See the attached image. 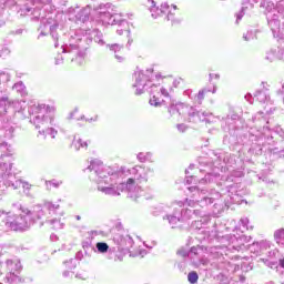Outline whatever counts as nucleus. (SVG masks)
<instances>
[{
    "label": "nucleus",
    "mask_w": 284,
    "mask_h": 284,
    "mask_svg": "<svg viewBox=\"0 0 284 284\" xmlns=\"http://www.w3.org/2000/svg\"><path fill=\"white\" fill-rule=\"evenodd\" d=\"M49 203H51L52 205H58V207L54 211L45 210L44 216L40 220H37V222L45 221V223H49L53 230H63L65 223L63 221H61V219H51L50 220V216H52V214H57V211L61 207V205H59L58 203H52V202H49Z\"/></svg>",
    "instance_id": "19"
},
{
    "label": "nucleus",
    "mask_w": 284,
    "mask_h": 284,
    "mask_svg": "<svg viewBox=\"0 0 284 284\" xmlns=\"http://www.w3.org/2000/svg\"><path fill=\"white\" fill-rule=\"evenodd\" d=\"M32 7H26L27 14H33L34 19H40L39 37H47L50 33L54 42V48H59V34L63 32V13H52L57 8L52 6V0H27Z\"/></svg>",
    "instance_id": "4"
},
{
    "label": "nucleus",
    "mask_w": 284,
    "mask_h": 284,
    "mask_svg": "<svg viewBox=\"0 0 284 284\" xmlns=\"http://www.w3.org/2000/svg\"><path fill=\"white\" fill-rule=\"evenodd\" d=\"M225 176H221L219 173H207L203 179L199 180L200 185H207L209 183H216V185H223L219 181H223Z\"/></svg>",
    "instance_id": "25"
},
{
    "label": "nucleus",
    "mask_w": 284,
    "mask_h": 284,
    "mask_svg": "<svg viewBox=\"0 0 284 284\" xmlns=\"http://www.w3.org/2000/svg\"><path fill=\"white\" fill-rule=\"evenodd\" d=\"M183 97H187V99H191V101H194L196 99V95L192 94V90L187 89L183 92Z\"/></svg>",
    "instance_id": "45"
},
{
    "label": "nucleus",
    "mask_w": 284,
    "mask_h": 284,
    "mask_svg": "<svg viewBox=\"0 0 284 284\" xmlns=\"http://www.w3.org/2000/svg\"><path fill=\"white\" fill-rule=\"evenodd\" d=\"M75 220H77V221H81V216H80V215H77V216H75Z\"/></svg>",
    "instance_id": "64"
},
{
    "label": "nucleus",
    "mask_w": 284,
    "mask_h": 284,
    "mask_svg": "<svg viewBox=\"0 0 284 284\" xmlns=\"http://www.w3.org/2000/svg\"><path fill=\"white\" fill-rule=\"evenodd\" d=\"M265 60L270 63L273 61H284V48L274 47L266 52Z\"/></svg>",
    "instance_id": "23"
},
{
    "label": "nucleus",
    "mask_w": 284,
    "mask_h": 284,
    "mask_svg": "<svg viewBox=\"0 0 284 284\" xmlns=\"http://www.w3.org/2000/svg\"><path fill=\"white\" fill-rule=\"evenodd\" d=\"M176 128L179 132H185L187 130V125L185 124H178Z\"/></svg>",
    "instance_id": "50"
},
{
    "label": "nucleus",
    "mask_w": 284,
    "mask_h": 284,
    "mask_svg": "<svg viewBox=\"0 0 284 284\" xmlns=\"http://www.w3.org/2000/svg\"><path fill=\"white\" fill-rule=\"evenodd\" d=\"M130 45H132V39L128 40L126 48H130Z\"/></svg>",
    "instance_id": "60"
},
{
    "label": "nucleus",
    "mask_w": 284,
    "mask_h": 284,
    "mask_svg": "<svg viewBox=\"0 0 284 284\" xmlns=\"http://www.w3.org/2000/svg\"><path fill=\"white\" fill-rule=\"evenodd\" d=\"M68 121H84L85 120V115L84 114H80L79 115V108H74V110H72L69 115L67 116Z\"/></svg>",
    "instance_id": "31"
},
{
    "label": "nucleus",
    "mask_w": 284,
    "mask_h": 284,
    "mask_svg": "<svg viewBox=\"0 0 284 284\" xmlns=\"http://www.w3.org/2000/svg\"><path fill=\"white\" fill-rule=\"evenodd\" d=\"M174 205L179 210L182 223L185 221H190V219H193L194 216H200L201 220L195 221L192 225L193 227H195V230H200L201 234H207V231L203 230V223H207V221H210V216H205V214H203V211L181 209L183 207V205H185V202L183 201H175L172 203V207H174Z\"/></svg>",
    "instance_id": "13"
},
{
    "label": "nucleus",
    "mask_w": 284,
    "mask_h": 284,
    "mask_svg": "<svg viewBox=\"0 0 284 284\" xmlns=\"http://www.w3.org/2000/svg\"><path fill=\"white\" fill-rule=\"evenodd\" d=\"M10 108H14L16 112H19V108H21V102L11 101L8 92L0 89V114H8V110H10Z\"/></svg>",
    "instance_id": "18"
},
{
    "label": "nucleus",
    "mask_w": 284,
    "mask_h": 284,
    "mask_svg": "<svg viewBox=\"0 0 284 284\" xmlns=\"http://www.w3.org/2000/svg\"><path fill=\"white\" fill-rule=\"evenodd\" d=\"M118 29H116V34H119L121 37V34H123L124 32H126L128 34H130V26L126 22V28L125 26H121V23H116Z\"/></svg>",
    "instance_id": "36"
},
{
    "label": "nucleus",
    "mask_w": 284,
    "mask_h": 284,
    "mask_svg": "<svg viewBox=\"0 0 284 284\" xmlns=\"http://www.w3.org/2000/svg\"><path fill=\"white\" fill-rule=\"evenodd\" d=\"M51 240H52V241H58L59 237H58L57 235H51Z\"/></svg>",
    "instance_id": "61"
},
{
    "label": "nucleus",
    "mask_w": 284,
    "mask_h": 284,
    "mask_svg": "<svg viewBox=\"0 0 284 284\" xmlns=\"http://www.w3.org/2000/svg\"><path fill=\"white\" fill-rule=\"evenodd\" d=\"M193 181H196V176H186V184L191 185Z\"/></svg>",
    "instance_id": "51"
},
{
    "label": "nucleus",
    "mask_w": 284,
    "mask_h": 284,
    "mask_svg": "<svg viewBox=\"0 0 284 284\" xmlns=\"http://www.w3.org/2000/svg\"><path fill=\"white\" fill-rule=\"evenodd\" d=\"M264 152H272L278 154V156H284V130L281 126H276L272 135L264 138L262 148Z\"/></svg>",
    "instance_id": "14"
},
{
    "label": "nucleus",
    "mask_w": 284,
    "mask_h": 284,
    "mask_svg": "<svg viewBox=\"0 0 284 284\" xmlns=\"http://www.w3.org/2000/svg\"><path fill=\"white\" fill-rule=\"evenodd\" d=\"M12 90L18 92L21 97H26L28 94V91L26 89V84L23 82H17L13 84Z\"/></svg>",
    "instance_id": "33"
},
{
    "label": "nucleus",
    "mask_w": 284,
    "mask_h": 284,
    "mask_svg": "<svg viewBox=\"0 0 284 284\" xmlns=\"http://www.w3.org/2000/svg\"><path fill=\"white\" fill-rule=\"evenodd\" d=\"M95 41L98 45H105L103 33L98 29H78L70 33L69 42L62 44V54L55 57V65H61L63 60L71 61L75 65H83L85 61V50L88 47L84 43Z\"/></svg>",
    "instance_id": "3"
},
{
    "label": "nucleus",
    "mask_w": 284,
    "mask_h": 284,
    "mask_svg": "<svg viewBox=\"0 0 284 284\" xmlns=\"http://www.w3.org/2000/svg\"><path fill=\"white\" fill-rule=\"evenodd\" d=\"M84 121H85L87 123H97V121H99V115H94V116H92V118H85V116H84Z\"/></svg>",
    "instance_id": "48"
},
{
    "label": "nucleus",
    "mask_w": 284,
    "mask_h": 284,
    "mask_svg": "<svg viewBox=\"0 0 284 284\" xmlns=\"http://www.w3.org/2000/svg\"><path fill=\"white\" fill-rule=\"evenodd\" d=\"M89 234L94 239V236H99V234H101V231H90Z\"/></svg>",
    "instance_id": "52"
},
{
    "label": "nucleus",
    "mask_w": 284,
    "mask_h": 284,
    "mask_svg": "<svg viewBox=\"0 0 284 284\" xmlns=\"http://www.w3.org/2000/svg\"><path fill=\"white\" fill-rule=\"evenodd\" d=\"M253 1H254V3H258V1H261V0H253ZM248 8H254V6L252 3H250V0H243L242 9L239 13H236L235 23H239V21H241V19H243V17H245V12L247 11Z\"/></svg>",
    "instance_id": "26"
},
{
    "label": "nucleus",
    "mask_w": 284,
    "mask_h": 284,
    "mask_svg": "<svg viewBox=\"0 0 284 284\" xmlns=\"http://www.w3.org/2000/svg\"><path fill=\"white\" fill-rule=\"evenodd\" d=\"M169 221V225L171 227H176L179 223H183V220H181V214L179 213V207L176 205L173 206V213L172 214H165L163 215V221Z\"/></svg>",
    "instance_id": "24"
},
{
    "label": "nucleus",
    "mask_w": 284,
    "mask_h": 284,
    "mask_svg": "<svg viewBox=\"0 0 284 284\" xmlns=\"http://www.w3.org/2000/svg\"><path fill=\"white\" fill-rule=\"evenodd\" d=\"M30 123L41 136L57 139L59 122L57 121V106L45 103H34L28 106Z\"/></svg>",
    "instance_id": "6"
},
{
    "label": "nucleus",
    "mask_w": 284,
    "mask_h": 284,
    "mask_svg": "<svg viewBox=\"0 0 284 284\" xmlns=\"http://www.w3.org/2000/svg\"><path fill=\"white\" fill-rule=\"evenodd\" d=\"M115 248V261H123V257L125 254H130V256H145L148 254V251L143 248L134 250V240L128 232L119 231L113 235L112 239ZM133 248V250H132Z\"/></svg>",
    "instance_id": "8"
},
{
    "label": "nucleus",
    "mask_w": 284,
    "mask_h": 284,
    "mask_svg": "<svg viewBox=\"0 0 284 284\" xmlns=\"http://www.w3.org/2000/svg\"><path fill=\"white\" fill-rule=\"evenodd\" d=\"M6 267L9 272L6 275L7 283H10V284L23 283L19 274H17L19 273L20 270H22L21 260H19V257L14 256V257L8 258L6 261Z\"/></svg>",
    "instance_id": "17"
},
{
    "label": "nucleus",
    "mask_w": 284,
    "mask_h": 284,
    "mask_svg": "<svg viewBox=\"0 0 284 284\" xmlns=\"http://www.w3.org/2000/svg\"><path fill=\"white\" fill-rule=\"evenodd\" d=\"M61 185H63V181L61 180H49V181H45V187L47 190H52V187H61Z\"/></svg>",
    "instance_id": "34"
},
{
    "label": "nucleus",
    "mask_w": 284,
    "mask_h": 284,
    "mask_svg": "<svg viewBox=\"0 0 284 284\" xmlns=\"http://www.w3.org/2000/svg\"><path fill=\"white\" fill-rule=\"evenodd\" d=\"M82 247L84 250L85 255H88V252H90V250L94 252V246L92 245V242H83Z\"/></svg>",
    "instance_id": "43"
},
{
    "label": "nucleus",
    "mask_w": 284,
    "mask_h": 284,
    "mask_svg": "<svg viewBox=\"0 0 284 284\" xmlns=\"http://www.w3.org/2000/svg\"><path fill=\"white\" fill-rule=\"evenodd\" d=\"M250 241H252V237L246 236L243 232L224 235L220 239L222 246H215V253L221 254V256H223V254L227 256L230 252L233 254L234 252H245V250H247L246 243H250Z\"/></svg>",
    "instance_id": "9"
},
{
    "label": "nucleus",
    "mask_w": 284,
    "mask_h": 284,
    "mask_svg": "<svg viewBox=\"0 0 284 284\" xmlns=\"http://www.w3.org/2000/svg\"><path fill=\"white\" fill-rule=\"evenodd\" d=\"M90 172L89 179L97 184L98 192L105 196H121V192H128L130 199H152L154 191L141 187L150 181V176H154V169L143 164L128 169L122 166L120 170L103 164L100 159H91L90 164L85 169Z\"/></svg>",
    "instance_id": "1"
},
{
    "label": "nucleus",
    "mask_w": 284,
    "mask_h": 284,
    "mask_svg": "<svg viewBox=\"0 0 284 284\" xmlns=\"http://www.w3.org/2000/svg\"><path fill=\"white\" fill-rule=\"evenodd\" d=\"M179 83H181V79L180 80H174V82H173L175 88L179 85Z\"/></svg>",
    "instance_id": "59"
},
{
    "label": "nucleus",
    "mask_w": 284,
    "mask_h": 284,
    "mask_svg": "<svg viewBox=\"0 0 284 284\" xmlns=\"http://www.w3.org/2000/svg\"><path fill=\"white\" fill-rule=\"evenodd\" d=\"M158 210L160 212H163L164 214H168L170 212V206L168 205H162V206H159Z\"/></svg>",
    "instance_id": "49"
},
{
    "label": "nucleus",
    "mask_w": 284,
    "mask_h": 284,
    "mask_svg": "<svg viewBox=\"0 0 284 284\" xmlns=\"http://www.w3.org/2000/svg\"><path fill=\"white\" fill-rule=\"evenodd\" d=\"M14 136V128L9 126L4 131V139H12Z\"/></svg>",
    "instance_id": "44"
},
{
    "label": "nucleus",
    "mask_w": 284,
    "mask_h": 284,
    "mask_svg": "<svg viewBox=\"0 0 284 284\" xmlns=\"http://www.w3.org/2000/svg\"><path fill=\"white\" fill-rule=\"evenodd\" d=\"M240 223H241L242 227H244V230H254V226L250 225V219H247V217H242L240 220Z\"/></svg>",
    "instance_id": "41"
},
{
    "label": "nucleus",
    "mask_w": 284,
    "mask_h": 284,
    "mask_svg": "<svg viewBox=\"0 0 284 284\" xmlns=\"http://www.w3.org/2000/svg\"><path fill=\"white\" fill-rule=\"evenodd\" d=\"M268 26L274 34L276 30H278V28L281 27V22L276 19L268 20Z\"/></svg>",
    "instance_id": "37"
},
{
    "label": "nucleus",
    "mask_w": 284,
    "mask_h": 284,
    "mask_svg": "<svg viewBox=\"0 0 284 284\" xmlns=\"http://www.w3.org/2000/svg\"><path fill=\"white\" fill-rule=\"evenodd\" d=\"M12 207L17 211L16 213L6 212L0 210V216L6 214V227L12 232H28L37 221L45 216V210L49 212H54L59 205H54L50 202H44L43 204H37L29 209L21 203H13Z\"/></svg>",
    "instance_id": "5"
},
{
    "label": "nucleus",
    "mask_w": 284,
    "mask_h": 284,
    "mask_svg": "<svg viewBox=\"0 0 284 284\" xmlns=\"http://www.w3.org/2000/svg\"><path fill=\"white\" fill-rule=\"evenodd\" d=\"M150 105H153V108H160L161 105V100L156 98V94L153 93V97L149 101Z\"/></svg>",
    "instance_id": "42"
},
{
    "label": "nucleus",
    "mask_w": 284,
    "mask_h": 284,
    "mask_svg": "<svg viewBox=\"0 0 284 284\" xmlns=\"http://www.w3.org/2000/svg\"><path fill=\"white\" fill-rule=\"evenodd\" d=\"M189 192L191 196L185 199L189 207H210V205H213L212 216H219L232 203L236 205L243 203L239 184L226 185V193H221L216 190L207 191L199 186L189 187Z\"/></svg>",
    "instance_id": "2"
},
{
    "label": "nucleus",
    "mask_w": 284,
    "mask_h": 284,
    "mask_svg": "<svg viewBox=\"0 0 284 284\" xmlns=\"http://www.w3.org/2000/svg\"><path fill=\"white\" fill-rule=\"evenodd\" d=\"M244 41H250L252 39V33H247L243 36Z\"/></svg>",
    "instance_id": "55"
},
{
    "label": "nucleus",
    "mask_w": 284,
    "mask_h": 284,
    "mask_svg": "<svg viewBox=\"0 0 284 284\" xmlns=\"http://www.w3.org/2000/svg\"><path fill=\"white\" fill-rule=\"evenodd\" d=\"M70 274H72V272H70V271H64V272L62 273V276H64V278H68V276H70Z\"/></svg>",
    "instance_id": "56"
},
{
    "label": "nucleus",
    "mask_w": 284,
    "mask_h": 284,
    "mask_svg": "<svg viewBox=\"0 0 284 284\" xmlns=\"http://www.w3.org/2000/svg\"><path fill=\"white\" fill-rule=\"evenodd\" d=\"M252 99H255L260 103H267L268 105H272V100H270V90L267 89L255 91L253 98L251 93L245 95V100L248 101V103H252Z\"/></svg>",
    "instance_id": "22"
},
{
    "label": "nucleus",
    "mask_w": 284,
    "mask_h": 284,
    "mask_svg": "<svg viewBox=\"0 0 284 284\" xmlns=\"http://www.w3.org/2000/svg\"><path fill=\"white\" fill-rule=\"evenodd\" d=\"M95 254H108L109 261H115L116 247H110L105 242H98L93 248Z\"/></svg>",
    "instance_id": "21"
},
{
    "label": "nucleus",
    "mask_w": 284,
    "mask_h": 284,
    "mask_svg": "<svg viewBox=\"0 0 284 284\" xmlns=\"http://www.w3.org/2000/svg\"><path fill=\"white\" fill-rule=\"evenodd\" d=\"M277 94L284 99V84H282L281 89L277 90Z\"/></svg>",
    "instance_id": "54"
},
{
    "label": "nucleus",
    "mask_w": 284,
    "mask_h": 284,
    "mask_svg": "<svg viewBox=\"0 0 284 284\" xmlns=\"http://www.w3.org/2000/svg\"><path fill=\"white\" fill-rule=\"evenodd\" d=\"M12 168L7 163L0 164V190L3 191L0 201H3V196H6V187H12V190H19V187H22L23 193L27 196H30L32 184H30V182L17 180V176L10 172Z\"/></svg>",
    "instance_id": "11"
},
{
    "label": "nucleus",
    "mask_w": 284,
    "mask_h": 284,
    "mask_svg": "<svg viewBox=\"0 0 284 284\" xmlns=\"http://www.w3.org/2000/svg\"><path fill=\"white\" fill-rule=\"evenodd\" d=\"M148 8L151 12V17L153 19H159V17H163L165 21H173L174 16L176 14V6L173 4L170 7L166 2L162 3L160 7H156V1L148 0Z\"/></svg>",
    "instance_id": "15"
},
{
    "label": "nucleus",
    "mask_w": 284,
    "mask_h": 284,
    "mask_svg": "<svg viewBox=\"0 0 284 284\" xmlns=\"http://www.w3.org/2000/svg\"><path fill=\"white\" fill-rule=\"evenodd\" d=\"M65 267H68L69 270H74V267H77V265L74 264V260L70 258L69 261L64 262Z\"/></svg>",
    "instance_id": "46"
},
{
    "label": "nucleus",
    "mask_w": 284,
    "mask_h": 284,
    "mask_svg": "<svg viewBox=\"0 0 284 284\" xmlns=\"http://www.w3.org/2000/svg\"><path fill=\"white\" fill-rule=\"evenodd\" d=\"M94 8L97 6L88 4L87 7L79 9V7H71L69 8L68 12L70 18L69 19H74L77 23H87V21H90L94 19Z\"/></svg>",
    "instance_id": "16"
},
{
    "label": "nucleus",
    "mask_w": 284,
    "mask_h": 284,
    "mask_svg": "<svg viewBox=\"0 0 284 284\" xmlns=\"http://www.w3.org/2000/svg\"><path fill=\"white\" fill-rule=\"evenodd\" d=\"M187 281H189V283H191V284H195V283H197L199 282V273H196V272H191V273H189V275H187Z\"/></svg>",
    "instance_id": "40"
},
{
    "label": "nucleus",
    "mask_w": 284,
    "mask_h": 284,
    "mask_svg": "<svg viewBox=\"0 0 284 284\" xmlns=\"http://www.w3.org/2000/svg\"><path fill=\"white\" fill-rule=\"evenodd\" d=\"M212 85L213 88H204L199 91V93L195 97L199 103H203V99H205V94H207V92H212V94H216V85L214 83H212Z\"/></svg>",
    "instance_id": "29"
},
{
    "label": "nucleus",
    "mask_w": 284,
    "mask_h": 284,
    "mask_svg": "<svg viewBox=\"0 0 284 284\" xmlns=\"http://www.w3.org/2000/svg\"><path fill=\"white\" fill-rule=\"evenodd\" d=\"M106 48L110 50V52H114L116 61L119 63H123L125 61V58L123 55L116 54V52H121L123 50V44L113 43V44H106Z\"/></svg>",
    "instance_id": "27"
},
{
    "label": "nucleus",
    "mask_w": 284,
    "mask_h": 284,
    "mask_svg": "<svg viewBox=\"0 0 284 284\" xmlns=\"http://www.w3.org/2000/svg\"><path fill=\"white\" fill-rule=\"evenodd\" d=\"M139 163H154V154L152 152H140L136 154Z\"/></svg>",
    "instance_id": "28"
},
{
    "label": "nucleus",
    "mask_w": 284,
    "mask_h": 284,
    "mask_svg": "<svg viewBox=\"0 0 284 284\" xmlns=\"http://www.w3.org/2000/svg\"><path fill=\"white\" fill-rule=\"evenodd\" d=\"M178 254H181V256H190L194 265H199V263H202V265H205L207 263V260H205V257L201 255L203 254V248L200 246L191 247L189 254L181 251H179Z\"/></svg>",
    "instance_id": "20"
},
{
    "label": "nucleus",
    "mask_w": 284,
    "mask_h": 284,
    "mask_svg": "<svg viewBox=\"0 0 284 284\" xmlns=\"http://www.w3.org/2000/svg\"><path fill=\"white\" fill-rule=\"evenodd\" d=\"M93 14L92 21L101 26H116V23H120V26L128 28V21L123 19V13L116 12L112 8V3H101L93 7Z\"/></svg>",
    "instance_id": "10"
},
{
    "label": "nucleus",
    "mask_w": 284,
    "mask_h": 284,
    "mask_svg": "<svg viewBox=\"0 0 284 284\" xmlns=\"http://www.w3.org/2000/svg\"><path fill=\"white\" fill-rule=\"evenodd\" d=\"M3 197V190H0V200Z\"/></svg>",
    "instance_id": "63"
},
{
    "label": "nucleus",
    "mask_w": 284,
    "mask_h": 284,
    "mask_svg": "<svg viewBox=\"0 0 284 284\" xmlns=\"http://www.w3.org/2000/svg\"><path fill=\"white\" fill-rule=\"evenodd\" d=\"M169 114L171 116H183L189 123H199V121H205L206 123H212V113L207 111H196L193 106L185 104H171L169 106Z\"/></svg>",
    "instance_id": "12"
},
{
    "label": "nucleus",
    "mask_w": 284,
    "mask_h": 284,
    "mask_svg": "<svg viewBox=\"0 0 284 284\" xmlns=\"http://www.w3.org/2000/svg\"><path fill=\"white\" fill-rule=\"evenodd\" d=\"M12 75L8 71H0V85L8 83Z\"/></svg>",
    "instance_id": "35"
},
{
    "label": "nucleus",
    "mask_w": 284,
    "mask_h": 284,
    "mask_svg": "<svg viewBox=\"0 0 284 284\" xmlns=\"http://www.w3.org/2000/svg\"><path fill=\"white\" fill-rule=\"evenodd\" d=\"M3 54H10V50L4 49L2 52H0V57H3Z\"/></svg>",
    "instance_id": "57"
},
{
    "label": "nucleus",
    "mask_w": 284,
    "mask_h": 284,
    "mask_svg": "<svg viewBox=\"0 0 284 284\" xmlns=\"http://www.w3.org/2000/svg\"><path fill=\"white\" fill-rule=\"evenodd\" d=\"M260 180L262 179V181L264 182V183H268V181H267V179L265 178V176H263V178H258Z\"/></svg>",
    "instance_id": "62"
},
{
    "label": "nucleus",
    "mask_w": 284,
    "mask_h": 284,
    "mask_svg": "<svg viewBox=\"0 0 284 284\" xmlns=\"http://www.w3.org/2000/svg\"><path fill=\"white\" fill-rule=\"evenodd\" d=\"M221 79V75L219 73H210L209 74V81L212 83L213 80L219 81Z\"/></svg>",
    "instance_id": "47"
},
{
    "label": "nucleus",
    "mask_w": 284,
    "mask_h": 284,
    "mask_svg": "<svg viewBox=\"0 0 284 284\" xmlns=\"http://www.w3.org/2000/svg\"><path fill=\"white\" fill-rule=\"evenodd\" d=\"M154 78V70L153 69H146L141 70L136 69L133 74L134 83L133 88L135 89V94L139 97L145 92V90H151V94H159V92L162 94V97H170V92H168V89L159 85V84H152V79Z\"/></svg>",
    "instance_id": "7"
},
{
    "label": "nucleus",
    "mask_w": 284,
    "mask_h": 284,
    "mask_svg": "<svg viewBox=\"0 0 284 284\" xmlns=\"http://www.w3.org/2000/svg\"><path fill=\"white\" fill-rule=\"evenodd\" d=\"M280 266L284 270V257L280 260Z\"/></svg>",
    "instance_id": "58"
},
{
    "label": "nucleus",
    "mask_w": 284,
    "mask_h": 284,
    "mask_svg": "<svg viewBox=\"0 0 284 284\" xmlns=\"http://www.w3.org/2000/svg\"><path fill=\"white\" fill-rule=\"evenodd\" d=\"M6 250H8V247H6V245L0 244V256H3V254H6Z\"/></svg>",
    "instance_id": "53"
},
{
    "label": "nucleus",
    "mask_w": 284,
    "mask_h": 284,
    "mask_svg": "<svg viewBox=\"0 0 284 284\" xmlns=\"http://www.w3.org/2000/svg\"><path fill=\"white\" fill-rule=\"evenodd\" d=\"M72 148H74L75 152H79V150H88V141H83L81 138L74 136Z\"/></svg>",
    "instance_id": "30"
},
{
    "label": "nucleus",
    "mask_w": 284,
    "mask_h": 284,
    "mask_svg": "<svg viewBox=\"0 0 284 284\" xmlns=\"http://www.w3.org/2000/svg\"><path fill=\"white\" fill-rule=\"evenodd\" d=\"M252 247H272V242H270V241H262L260 243H253L250 246V250H252Z\"/></svg>",
    "instance_id": "38"
},
{
    "label": "nucleus",
    "mask_w": 284,
    "mask_h": 284,
    "mask_svg": "<svg viewBox=\"0 0 284 284\" xmlns=\"http://www.w3.org/2000/svg\"><path fill=\"white\" fill-rule=\"evenodd\" d=\"M275 243L284 247V229H277L273 234Z\"/></svg>",
    "instance_id": "32"
},
{
    "label": "nucleus",
    "mask_w": 284,
    "mask_h": 284,
    "mask_svg": "<svg viewBox=\"0 0 284 284\" xmlns=\"http://www.w3.org/2000/svg\"><path fill=\"white\" fill-rule=\"evenodd\" d=\"M232 176H234L235 179H241V176H243V172H241V171H233L231 176L225 178V183L233 182L234 179H232Z\"/></svg>",
    "instance_id": "39"
}]
</instances>
